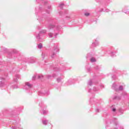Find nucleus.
I'll use <instances>...</instances> for the list:
<instances>
[{
	"mask_svg": "<svg viewBox=\"0 0 129 129\" xmlns=\"http://www.w3.org/2000/svg\"><path fill=\"white\" fill-rule=\"evenodd\" d=\"M89 92H91V89L89 90Z\"/></svg>",
	"mask_w": 129,
	"mask_h": 129,
	"instance_id": "nucleus-54",
	"label": "nucleus"
},
{
	"mask_svg": "<svg viewBox=\"0 0 129 129\" xmlns=\"http://www.w3.org/2000/svg\"><path fill=\"white\" fill-rule=\"evenodd\" d=\"M25 62L27 63L33 64V63H35V60L32 59L31 58H27Z\"/></svg>",
	"mask_w": 129,
	"mask_h": 129,
	"instance_id": "nucleus-18",
	"label": "nucleus"
},
{
	"mask_svg": "<svg viewBox=\"0 0 129 129\" xmlns=\"http://www.w3.org/2000/svg\"><path fill=\"white\" fill-rule=\"evenodd\" d=\"M48 30H54V31H59L61 29V26H59L57 25H54L50 24L47 26Z\"/></svg>",
	"mask_w": 129,
	"mask_h": 129,
	"instance_id": "nucleus-4",
	"label": "nucleus"
},
{
	"mask_svg": "<svg viewBox=\"0 0 129 129\" xmlns=\"http://www.w3.org/2000/svg\"><path fill=\"white\" fill-rule=\"evenodd\" d=\"M12 88L14 89H17V88H18L19 87H18V85H15L12 86Z\"/></svg>",
	"mask_w": 129,
	"mask_h": 129,
	"instance_id": "nucleus-38",
	"label": "nucleus"
},
{
	"mask_svg": "<svg viewBox=\"0 0 129 129\" xmlns=\"http://www.w3.org/2000/svg\"><path fill=\"white\" fill-rule=\"evenodd\" d=\"M128 6H125L122 9L123 13H124V14H129L128 12Z\"/></svg>",
	"mask_w": 129,
	"mask_h": 129,
	"instance_id": "nucleus-17",
	"label": "nucleus"
},
{
	"mask_svg": "<svg viewBox=\"0 0 129 129\" xmlns=\"http://www.w3.org/2000/svg\"><path fill=\"white\" fill-rule=\"evenodd\" d=\"M121 96H123V97H127V96H128V94L126 92H123Z\"/></svg>",
	"mask_w": 129,
	"mask_h": 129,
	"instance_id": "nucleus-26",
	"label": "nucleus"
},
{
	"mask_svg": "<svg viewBox=\"0 0 129 129\" xmlns=\"http://www.w3.org/2000/svg\"><path fill=\"white\" fill-rule=\"evenodd\" d=\"M47 32V30H43L39 32V34H38L36 36V39L39 42H42V38H41V36H42V34H45Z\"/></svg>",
	"mask_w": 129,
	"mask_h": 129,
	"instance_id": "nucleus-6",
	"label": "nucleus"
},
{
	"mask_svg": "<svg viewBox=\"0 0 129 129\" xmlns=\"http://www.w3.org/2000/svg\"><path fill=\"white\" fill-rule=\"evenodd\" d=\"M0 65H3V62L0 61Z\"/></svg>",
	"mask_w": 129,
	"mask_h": 129,
	"instance_id": "nucleus-52",
	"label": "nucleus"
},
{
	"mask_svg": "<svg viewBox=\"0 0 129 129\" xmlns=\"http://www.w3.org/2000/svg\"><path fill=\"white\" fill-rule=\"evenodd\" d=\"M96 112H100V108H97L95 110Z\"/></svg>",
	"mask_w": 129,
	"mask_h": 129,
	"instance_id": "nucleus-37",
	"label": "nucleus"
},
{
	"mask_svg": "<svg viewBox=\"0 0 129 129\" xmlns=\"http://www.w3.org/2000/svg\"><path fill=\"white\" fill-rule=\"evenodd\" d=\"M58 35V33H55L54 35V38H57V35Z\"/></svg>",
	"mask_w": 129,
	"mask_h": 129,
	"instance_id": "nucleus-46",
	"label": "nucleus"
},
{
	"mask_svg": "<svg viewBox=\"0 0 129 129\" xmlns=\"http://www.w3.org/2000/svg\"><path fill=\"white\" fill-rule=\"evenodd\" d=\"M38 49H42L43 48V44L42 43H39L37 46Z\"/></svg>",
	"mask_w": 129,
	"mask_h": 129,
	"instance_id": "nucleus-32",
	"label": "nucleus"
},
{
	"mask_svg": "<svg viewBox=\"0 0 129 129\" xmlns=\"http://www.w3.org/2000/svg\"><path fill=\"white\" fill-rule=\"evenodd\" d=\"M37 3H44V4H46L47 3L46 0H36Z\"/></svg>",
	"mask_w": 129,
	"mask_h": 129,
	"instance_id": "nucleus-27",
	"label": "nucleus"
},
{
	"mask_svg": "<svg viewBox=\"0 0 129 129\" xmlns=\"http://www.w3.org/2000/svg\"><path fill=\"white\" fill-rule=\"evenodd\" d=\"M93 56H94V54L92 53H88L87 54L86 58H91L90 59V62H91L92 63H94L96 61V59L95 58V57H93Z\"/></svg>",
	"mask_w": 129,
	"mask_h": 129,
	"instance_id": "nucleus-7",
	"label": "nucleus"
},
{
	"mask_svg": "<svg viewBox=\"0 0 129 129\" xmlns=\"http://www.w3.org/2000/svg\"><path fill=\"white\" fill-rule=\"evenodd\" d=\"M93 85V80L90 79L88 82V85H89V86H91V85Z\"/></svg>",
	"mask_w": 129,
	"mask_h": 129,
	"instance_id": "nucleus-24",
	"label": "nucleus"
},
{
	"mask_svg": "<svg viewBox=\"0 0 129 129\" xmlns=\"http://www.w3.org/2000/svg\"><path fill=\"white\" fill-rule=\"evenodd\" d=\"M59 46L58 45H55L51 52V58H55V57H56V54L57 52H59Z\"/></svg>",
	"mask_w": 129,
	"mask_h": 129,
	"instance_id": "nucleus-3",
	"label": "nucleus"
},
{
	"mask_svg": "<svg viewBox=\"0 0 129 129\" xmlns=\"http://www.w3.org/2000/svg\"><path fill=\"white\" fill-rule=\"evenodd\" d=\"M115 125H117V124H118L117 123V122H116V121H115Z\"/></svg>",
	"mask_w": 129,
	"mask_h": 129,
	"instance_id": "nucleus-47",
	"label": "nucleus"
},
{
	"mask_svg": "<svg viewBox=\"0 0 129 129\" xmlns=\"http://www.w3.org/2000/svg\"><path fill=\"white\" fill-rule=\"evenodd\" d=\"M119 111H120V109H119Z\"/></svg>",
	"mask_w": 129,
	"mask_h": 129,
	"instance_id": "nucleus-58",
	"label": "nucleus"
},
{
	"mask_svg": "<svg viewBox=\"0 0 129 129\" xmlns=\"http://www.w3.org/2000/svg\"><path fill=\"white\" fill-rule=\"evenodd\" d=\"M120 128H121V129H123V126H120Z\"/></svg>",
	"mask_w": 129,
	"mask_h": 129,
	"instance_id": "nucleus-50",
	"label": "nucleus"
},
{
	"mask_svg": "<svg viewBox=\"0 0 129 129\" xmlns=\"http://www.w3.org/2000/svg\"><path fill=\"white\" fill-rule=\"evenodd\" d=\"M42 59H45V57H47V54L42 52V54H41Z\"/></svg>",
	"mask_w": 129,
	"mask_h": 129,
	"instance_id": "nucleus-31",
	"label": "nucleus"
},
{
	"mask_svg": "<svg viewBox=\"0 0 129 129\" xmlns=\"http://www.w3.org/2000/svg\"><path fill=\"white\" fill-rule=\"evenodd\" d=\"M99 42L97 39H95L94 41L93 42L91 48H94V47H96V46H98Z\"/></svg>",
	"mask_w": 129,
	"mask_h": 129,
	"instance_id": "nucleus-12",
	"label": "nucleus"
},
{
	"mask_svg": "<svg viewBox=\"0 0 129 129\" xmlns=\"http://www.w3.org/2000/svg\"><path fill=\"white\" fill-rule=\"evenodd\" d=\"M66 18H70V17L67 16Z\"/></svg>",
	"mask_w": 129,
	"mask_h": 129,
	"instance_id": "nucleus-56",
	"label": "nucleus"
},
{
	"mask_svg": "<svg viewBox=\"0 0 129 129\" xmlns=\"http://www.w3.org/2000/svg\"><path fill=\"white\" fill-rule=\"evenodd\" d=\"M18 53V50H17L16 49H13L12 52H7V57L8 58H12L13 57V55H14V54H16Z\"/></svg>",
	"mask_w": 129,
	"mask_h": 129,
	"instance_id": "nucleus-8",
	"label": "nucleus"
},
{
	"mask_svg": "<svg viewBox=\"0 0 129 129\" xmlns=\"http://www.w3.org/2000/svg\"><path fill=\"white\" fill-rule=\"evenodd\" d=\"M0 87H3L5 86V78L0 77Z\"/></svg>",
	"mask_w": 129,
	"mask_h": 129,
	"instance_id": "nucleus-14",
	"label": "nucleus"
},
{
	"mask_svg": "<svg viewBox=\"0 0 129 129\" xmlns=\"http://www.w3.org/2000/svg\"><path fill=\"white\" fill-rule=\"evenodd\" d=\"M45 19H46V16L43 15L42 18H37V20H38V21H39V22H40V23H43V21H45Z\"/></svg>",
	"mask_w": 129,
	"mask_h": 129,
	"instance_id": "nucleus-20",
	"label": "nucleus"
},
{
	"mask_svg": "<svg viewBox=\"0 0 129 129\" xmlns=\"http://www.w3.org/2000/svg\"><path fill=\"white\" fill-rule=\"evenodd\" d=\"M87 70L88 72H90L91 71V67L88 68L87 69Z\"/></svg>",
	"mask_w": 129,
	"mask_h": 129,
	"instance_id": "nucleus-40",
	"label": "nucleus"
},
{
	"mask_svg": "<svg viewBox=\"0 0 129 129\" xmlns=\"http://www.w3.org/2000/svg\"><path fill=\"white\" fill-rule=\"evenodd\" d=\"M68 85H71L72 84H74L75 83V80L73 79H70L67 82Z\"/></svg>",
	"mask_w": 129,
	"mask_h": 129,
	"instance_id": "nucleus-19",
	"label": "nucleus"
},
{
	"mask_svg": "<svg viewBox=\"0 0 129 129\" xmlns=\"http://www.w3.org/2000/svg\"><path fill=\"white\" fill-rule=\"evenodd\" d=\"M63 79V77H58L56 79V81L58 83H60V82H61L62 79Z\"/></svg>",
	"mask_w": 129,
	"mask_h": 129,
	"instance_id": "nucleus-25",
	"label": "nucleus"
},
{
	"mask_svg": "<svg viewBox=\"0 0 129 129\" xmlns=\"http://www.w3.org/2000/svg\"><path fill=\"white\" fill-rule=\"evenodd\" d=\"M100 88L97 86H94L93 89V91L94 92H98V91H99Z\"/></svg>",
	"mask_w": 129,
	"mask_h": 129,
	"instance_id": "nucleus-22",
	"label": "nucleus"
},
{
	"mask_svg": "<svg viewBox=\"0 0 129 129\" xmlns=\"http://www.w3.org/2000/svg\"><path fill=\"white\" fill-rule=\"evenodd\" d=\"M103 87V85L101 84V85H100V88H102Z\"/></svg>",
	"mask_w": 129,
	"mask_h": 129,
	"instance_id": "nucleus-45",
	"label": "nucleus"
},
{
	"mask_svg": "<svg viewBox=\"0 0 129 129\" xmlns=\"http://www.w3.org/2000/svg\"><path fill=\"white\" fill-rule=\"evenodd\" d=\"M112 79H115V76H112Z\"/></svg>",
	"mask_w": 129,
	"mask_h": 129,
	"instance_id": "nucleus-49",
	"label": "nucleus"
},
{
	"mask_svg": "<svg viewBox=\"0 0 129 129\" xmlns=\"http://www.w3.org/2000/svg\"><path fill=\"white\" fill-rule=\"evenodd\" d=\"M58 76V75L56 73H54L52 76H51L50 75H48L47 76H46V77L47 78V79H52V78H56V77Z\"/></svg>",
	"mask_w": 129,
	"mask_h": 129,
	"instance_id": "nucleus-13",
	"label": "nucleus"
},
{
	"mask_svg": "<svg viewBox=\"0 0 129 129\" xmlns=\"http://www.w3.org/2000/svg\"><path fill=\"white\" fill-rule=\"evenodd\" d=\"M64 7L63 4H59V6L58 7V9H60V10H63V8Z\"/></svg>",
	"mask_w": 129,
	"mask_h": 129,
	"instance_id": "nucleus-28",
	"label": "nucleus"
},
{
	"mask_svg": "<svg viewBox=\"0 0 129 129\" xmlns=\"http://www.w3.org/2000/svg\"><path fill=\"white\" fill-rule=\"evenodd\" d=\"M37 8H35V10H36L35 14H37V15H38V13H37Z\"/></svg>",
	"mask_w": 129,
	"mask_h": 129,
	"instance_id": "nucleus-48",
	"label": "nucleus"
},
{
	"mask_svg": "<svg viewBox=\"0 0 129 129\" xmlns=\"http://www.w3.org/2000/svg\"><path fill=\"white\" fill-rule=\"evenodd\" d=\"M107 53L109 54V55H110L112 58H114V57H116V53H117V50L114 48V47H111L108 49Z\"/></svg>",
	"mask_w": 129,
	"mask_h": 129,
	"instance_id": "nucleus-1",
	"label": "nucleus"
},
{
	"mask_svg": "<svg viewBox=\"0 0 129 129\" xmlns=\"http://www.w3.org/2000/svg\"><path fill=\"white\" fill-rule=\"evenodd\" d=\"M47 8H48V10H49L50 11H51V6H48Z\"/></svg>",
	"mask_w": 129,
	"mask_h": 129,
	"instance_id": "nucleus-43",
	"label": "nucleus"
},
{
	"mask_svg": "<svg viewBox=\"0 0 129 129\" xmlns=\"http://www.w3.org/2000/svg\"><path fill=\"white\" fill-rule=\"evenodd\" d=\"M59 15H62V14H61V12H59Z\"/></svg>",
	"mask_w": 129,
	"mask_h": 129,
	"instance_id": "nucleus-57",
	"label": "nucleus"
},
{
	"mask_svg": "<svg viewBox=\"0 0 129 129\" xmlns=\"http://www.w3.org/2000/svg\"><path fill=\"white\" fill-rule=\"evenodd\" d=\"M38 30H40V29H41V27H40L39 26L38 27Z\"/></svg>",
	"mask_w": 129,
	"mask_h": 129,
	"instance_id": "nucleus-53",
	"label": "nucleus"
},
{
	"mask_svg": "<svg viewBox=\"0 0 129 129\" xmlns=\"http://www.w3.org/2000/svg\"><path fill=\"white\" fill-rule=\"evenodd\" d=\"M11 128L12 129H17V128L21 129V128L20 126H12Z\"/></svg>",
	"mask_w": 129,
	"mask_h": 129,
	"instance_id": "nucleus-34",
	"label": "nucleus"
},
{
	"mask_svg": "<svg viewBox=\"0 0 129 129\" xmlns=\"http://www.w3.org/2000/svg\"><path fill=\"white\" fill-rule=\"evenodd\" d=\"M33 87V85L30 84L29 82L25 83V85L24 87V89L26 90H29V89H31Z\"/></svg>",
	"mask_w": 129,
	"mask_h": 129,
	"instance_id": "nucleus-9",
	"label": "nucleus"
},
{
	"mask_svg": "<svg viewBox=\"0 0 129 129\" xmlns=\"http://www.w3.org/2000/svg\"><path fill=\"white\" fill-rule=\"evenodd\" d=\"M46 13H47V14H49L50 13V11H46Z\"/></svg>",
	"mask_w": 129,
	"mask_h": 129,
	"instance_id": "nucleus-55",
	"label": "nucleus"
},
{
	"mask_svg": "<svg viewBox=\"0 0 129 129\" xmlns=\"http://www.w3.org/2000/svg\"><path fill=\"white\" fill-rule=\"evenodd\" d=\"M111 109L112 111H113L114 112L116 111V109L115 108L114 105H112V106H111Z\"/></svg>",
	"mask_w": 129,
	"mask_h": 129,
	"instance_id": "nucleus-29",
	"label": "nucleus"
},
{
	"mask_svg": "<svg viewBox=\"0 0 129 129\" xmlns=\"http://www.w3.org/2000/svg\"><path fill=\"white\" fill-rule=\"evenodd\" d=\"M110 11L109 10V9H106L105 10H103V9H102V10L101 11V12H105V13H108Z\"/></svg>",
	"mask_w": 129,
	"mask_h": 129,
	"instance_id": "nucleus-35",
	"label": "nucleus"
},
{
	"mask_svg": "<svg viewBox=\"0 0 129 129\" xmlns=\"http://www.w3.org/2000/svg\"><path fill=\"white\" fill-rule=\"evenodd\" d=\"M18 79H21V76L19 74H16L14 77L13 80L14 82H18Z\"/></svg>",
	"mask_w": 129,
	"mask_h": 129,
	"instance_id": "nucleus-15",
	"label": "nucleus"
},
{
	"mask_svg": "<svg viewBox=\"0 0 129 129\" xmlns=\"http://www.w3.org/2000/svg\"><path fill=\"white\" fill-rule=\"evenodd\" d=\"M54 71H59V68H54Z\"/></svg>",
	"mask_w": 129,
	"mask_h": 129,
	"instance_id": "nucleus-42",
	"label": "nucleus"
},
{
	"mask_svg": "<svg viewBox=\"0 0 129 129\" xmlns=\"http://www.w3.org/2000/svg\"><path fill=\"white\" fill-rule=\"evenodd\" d=\"M100 68H101V67H100V66H96L94 67V69H95V70H99V69H100Z\"/></svg>",
	"mask_w": 129,
	"mask_h": 129,
	"instance_id": "nucleus-33",
	"label": "nucleus"
},
{
	"mask_svg": "<svg viewBox=\"0 0 129 129\" xmlns=\"http://www.w3.org/2000/svg\"><path fill=\"white\" fill-rule=\"evenodd\" d=\"M39 106L41 108L40 113L41 114H47V113H48V111L46 110L47 106L44 104L43 102H41L39 103Z\"/></svg>",
	"mask_w": 129,
	"mask_h": 129,
	"instance_id": "nucleus-2",
	"label": "nucleus"
},
{
	"mask_svg": "<svg viewBox=\"0 0 129 129\" xmlns=\"http://www.w3.org/2000/svg\"><path fill=\"white\" fill-rule=\"evenodd\" d=\"M1 51L2 52H4V53H7V52H8V49L7 48H5L4 46H1Z\"/></svg>",
	"mask_w": 129,
	"mask_h": 129,
	"instance_id": "nucleus-23",
	"label": "nucleus"
},
{
	"mask_svg": "<svg viewBox=\"0 0 129 129\" xmlns=\"http://www.w3.org/2000/svg\"><path fill=\"white\" fill-rule=\"evenodd\" d=\"M90 14L88 13H85V16H86V17H88V16H90Z\"/></svg>",
	"mask_w": 129,
	"mask_h": 129,
	"instance_id": "nucleus-41",
	"label": "nucleus"
},
{
	"mask_svg": "<svg viewBox=\"0 0 129 129\" xmlns=\"http://www.w3.org/2000/svg\"><path fill=\"white\" fill-rule=\"evenodd\" d=\"M68 13V10H66L64 11V14H67Z\"/></svg>",
	"mask_w": 129,
	"mask_h": 129,
	"instance_id": "nucleus-44",
	"label": "nucleus"
},
{
	"mask_svg": "<svg viewBox=\"0 0 129 129\" xmlns=\"http://www.w3.org/2000/svg\"><path fill=\"white\" fill-rule=\"evenodd\" d=\"M110 3V0H108L106 2L105 5L106 6H107V5H108V4H109Z\"/></svg>",
	"mask_w": 129,
	"mask_h": 129,
	"instance_id": "nucleus-39",
	"label": "nucleus"
},
{
	"mask_svg": "<svg viewBox=\"0 0 129 129\" xmlns=\"http://www.w3.org/2000/svg\"><path fill=\"white\" fill-rule=\"evenodd\" d=\"M42 124H44V125H47V123L49 122V120L46 119H42Z\"/></svg>",
	"mask_w": 129,
	"mask_h": 129,
	"instance_id": "nucleus-21",
	"label": "nucleus"
},
{
	"mask_svg": "<svg viewBox=\"0 0 129 129\" xmlns=\"http://www.w3.org/2000/svg\"><path fill=\"white\" fill-rule=\"evenodd\" d=\"M112 99L113 100H120L121 96H118L117 94H115L112 97Z\"/></svg>",
	"mask_w": 129,
	"mask_h": 129,
	"instance_id": "nucleus-11",
	"label": "nucleus"
},
{
	"mask_svg": "<svg viewBox=\"0 0 129 129\" xmlns=\"http://www.w3.org/2000/svg\"><path fill=\"white\" fill-rule=\"evenodd\" d=\"M94 101L95 103H98L99 102V101H96V100H93L92 98H90V102H92Z\"/></svg>",
	"mask_w": 129,
	"mask_h": 129,
	"instance_id": "nucleus-30",
	"label": "nucleus"
},
{
	"mask_svg": "<svg viewBox=\"0 0 129 129\" xmlns=\"http://www.w3.org/2000/svg\"><path fill=\"white\" fill-rule=\"evenodd\" d=\"M112 88L115 91H121L122 90H123V86L121 85L118 87L116 84L114 83L112 85Z\"/></svg>",
	"mask_w": 129,
	"mask_h": 129,
	"instance_id": "nucleus-5",
	"label": "nucleus"
},
{
	"mask_svg": "<svg viewBox=\"0 0 129 129\" xmlns=\"http://www.w3.org/2000/svg\"><path fill=\"white\" fill-rule=\"evenodd\" d=\"M38 95L40 96H43V95H49V91H44L42 90L38 92Z\"/></svg>",
	"mask_w": 129,
	"mask_h": 129,
	"instance_id": "nucleus-10",
	"label": "nucleus"
},
{
	"mask_svg": "<svg viewBox=\"0 0 129 129\" xmlns=\"http://www.w3.org/2000/svg\"><path fill=\"white\" fill-rule=\"evenodd\" d=\"M41 7H39V8L38 9V10L40 11H41Z\"/></svg>",
	"mask_w": 129,
	"mask_h": 129,
	"instance_id": "nucleus-51",
	"label": "nucleus"
},
{
	"mask_svg": "<svg viewBox=\"0 0 129 129\" xmlns=\"http://www.w3.org/2000/svg\"><path fill=\"white\" fill-rule=\"evenodd\" d=\"M37 77H38V79H43V78H44V76L42 75H38V76H34L32 77V80H35V79H36V78H37Z\"/></svg>",
	"mask_w": 129,
	"mask_h": 129,
	"instance_id": "nucleus-16",
	"label": "nucleus"
},
{
	"mask_svg": "<svg viewBox=\"0 0 129 129\" xmlns=\"http://www.w3.org/2000/svg\"><path fill=\"white\" fill-rule=\"evenodd\" d=\"M53 34L52 33H48V37L49 38H53Z\"/></svg>",
	"mask_w": 129,
	"mask_h": 129,
	"instance_id": "nucleus-36",
	"label": "nucleus"
}]
</instances>
